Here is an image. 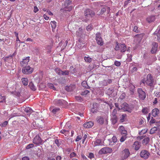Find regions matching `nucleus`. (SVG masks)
Returning a JSON list of instances; mask_svg holds the SVG:
<instances>
[{
  "label": "nucleus",
  "instance_id": "1",
  "mask_svg": "<svg viewBox=\"0 0 160 160\" xmlns=\"http://www.w3.org/2000/svg\"><path fill=\"white\" fill-rule=\"evenodd\" d=\"M84 17H82L81 19L82 21L87 22L95 15V13L94 11L88 8L84 11Z\"/></svg>",
  "mask_w": 160,
  "mask_h": 160
},
{
  "label": "nucleus",
  "instance_id": "2",
  "mask_svg": "<svg viewBox=\"0 0 160 160\" xmlns=\"http://www.w3.org/2000/svg\"><path fill=\"white\" fill-rule=\"evenodd\" d=\"M115 49L117 51L120 50L121 52H124L127 50V47L125 44L119 43L116 42Z\"/></svg>",
  "mask_w": 160,
  "mask_h": 160
},
{
  "label": "nucleus",
  "instance_id": "3",
  "mask_svg": "<svg viewBox=\"0 0 160 160\" xmlns=\"http://www.w3.org/2000/svg\"><path fill=\"white\" fill-rule=\"evenodd\" d=\"M54 103L58 106H62L63 105H66L67 104L68 102L65 100L63 99H56L53 101Z\"/></svg>",
  "mask_w": 160,
  "mask_h": 160
},
{
  "label": "nucleus",
  "instance_id": "4",
  "mask_svg": "<svg viewBox=\"0 0 160 160\" xmlns=\"http://www.w3.org/2000/svg\"><path fill=\"white\" fill-rule=\"evenodd\" d=\"M112 152V149L111 148L109 147H104L101 149L99 151V154L102 155L110 153Z\"/></svg>",
  "mask_w": 160,
  "mask_h": 160
},
{
  "label": "nucleus",
  "instance_id": "5",
  "mask_svg": "<svg viewBox=\"0 0 160 160\" xmlns=\"http://www.w3.org/2000/svg\"><path fill=\"white\" fill-rule=\"evenodd\" d=\"M121 109L123 110L124 111H127L129 113H131L132 111V109L130 108L128 104L126 102H124L121 105Z\"/></svg>",
  "mask_w": 160,
  "mask_h": 160
},
{
  "label": "nucleus",
  "instance_id": "6",
  "mask_svg": "<svg viewBox=\"0 0 160 160\" xmlns=\"http://www.w3.org/2000/svg\"><path fill=\"white\" fill-rule=\"evenodd\" d=\"M33 69L30 67L29 66L24 67L22 68V72L24 74H31L33 72Z\"/></svg>",
  "mask_w": 160,
  "mask_h": 160
},
{
  "label": "nucleus",
  "instance_id": "7",
  "mask_svg": "<svg viewBox=\"0 0 160 160\" xmlns=\"http://www.w3.org/2000/svg\"><path fill=\"white\" fill-rule=\"evenodd\" d=\"M122 156L121 157V160H125L130 156V152L129 150L127 148H125L122 151Z\"/></svg>",
  "mask_w": 160,
  "mask_h": 160
},
{
  "label": "nucleus",
  "instance_id": "8",
  "mask_svg": "<svg viewBox=\"0 0 160 160\" xmlns=\"http://www.w3.org/2000/svg\"><path fill=\"white\" fill-rule=\"evenodd\" d=\"M150 155V154L148 151L145 150H142L140 153V157L145 159H148Z\"/></svg>",
  "mask_w": 160,
  "mask_h": 160
},
{
  "label": "nucleus",
  "instance_id": "9",
  "mask_svg": "<svg viewBox=\"0 0 160 160\" xmlns=\"http://www.w3.org/2000/svg\"><path fill=\"white\" fill-rule=\"evenodd\" d=\"M96 39L97 43L100 46L103 45L104 43L100 33H97L96 34Z\"/></svg>",
  "mask_w": 160,
  "mask_h": 160
},
{
  "label": "nucleus",
  "instance_id": "10",
  "mask_svg": "<svg viewBox=\"0 0 160 160\" xmlns=\"http://www.w3.org/2000/svg\"><path fill=\"white\" fill-rule=\"evenodd\" d=\"M138 93L139 98L142 100H144L146 98V93L141 88H139L138 89Z\"/></svg>",
  "mask_w": 160,
  "mask_h": 160
},
{
  "label": "nucleus",
  "instance_id": "11",
  "mask_svg": "<svg viewBox=\"0 0 160 160\" xmlns=\"http://www.w3.org/2000/svg\"><path fill=\"white\" fill-rule=\"evenodd\" d=\"M42 140L39 135H36L33 140V142L36 145H39L42 143Z\"/></svg>",
  "mask_w": 160,
  "mask_h": 160
},
{
  "label": "nucleus",
  "instance_id": "12",
  "mask_svg": "<svg viewBox=\"0 0 160 160\" xmlns=\"http://www.w3.org/2000/svg\"><path fill=\"white\" fill-rule=\"evenodd\" d=\"M147 79V80L145 82L146 84L149 86L152 87V77L151 76V74H149L148 75Z\"/></svg>",
  "mask_w": 160,
  "mask_h": 160
},
{
  "label": "nucleus",
  "instance_id": "13",
  "mask_svg": "<svg viewBox=\"0 0 160 160\" xmlns=\"http://www.w3.org/2000/svg\"><path fill=\"white\" fill-rule=\"evenodd\" d=\"M99 103L94 102L93 104L92 108L91 109V112L93 113H97L98 111V109L99 108Z\"/></svg>",
  "mask_w": 160,
  "mask_h": 160
},
{
  "label": "nucleus",
  "instance_id": "14",
  "mask_svg": "<svg viewBox=\"0 0 160 160\" xmlns=\"http://www.w3.org/2000/svg\"><path fill=\"white\" fill-rule=\"evenodd\" d=\"M152 48L151 51V52L152 53H155L157 50L158 45L157 42H153L152 43Z\"/></svg>",
  "mask_w": 160,
  "mask_h": 160
},
{
  "label": "nucleus",
  "instance_id": "15",
  "mask_svg": "<svg viewBox=\"0 0 160 160\" xmlns=\"http://www.w3.org/2000/svg\"><path fill=\"white\" fill-rule=\"evenodd\" d=\"M29 57H26L25 59H23L22 61L20 62L21 66L22 67H25L29 61Z\"/></svg>",
  "mask_w": 160,
  "mask_h": 160
},
{
  "label": "nucleus",
  "instance_id": "16",
  "mask_svg": "<svg viewBox=\"0 0 160 160\" xmlns=\"http://www.w3.org/2000/svg\"><path fill=\"white\" fill-rule=\"evenodd\" d=\"M154 35L157 36V40L160 42V27H158L157 29L153 33Z\"/></svg>",
  "mask_w": 160,
  "mask_h": 160
},
{
  "label": "nucleus",
  "instance_id": "17",
  "mask_svg": "<svg viewBox=\"0 0 160 160\" xmlns=\"http://www.w3.org/2000/svg\"><path fill=\"white\" fill-rule=\"evenodd\" d=\"M64 8L60 9V11L62 12L68 11H71L73 7L72 6L69 7H63Z\"/></svg>",
  "mask_w": 160,
  "mask_h": 160
},
{
  "label": "nucleus",
  "instance_id": "18",
  "mask_svg": "<svg viewBox=\"0 0 160 160\" xmlns=\"http://www.w3.org/2000/svg\"><path fill=\"white\" fill-rule=\"evenodd\" d=\"M94 125V123L92 122L89 121L83 124V127L87 128H91Z\"/></svg>",
  "mask_w": 160,
  "mask_h": 160
},
{
  "label": "nucleus",
  "instance_id": "19",
  "mask_svg": "<svg viewBox=\"0 0 160 160\" xmlns=\"http://www.w3.org/2000/svg\"><path fill=\"white\" fill-rule=\"evenodd\" d=\"M118 129L122 134L125 135L127 134V131L125 130V128L123 126H121L119 127Z\"/></svg>",
  "mask_w": 160,
  "mask_h": 160
},
{
  "label": "nucleus",
  "instance_id": "20",
  "mask_svg": "<svg viewBox=\"0 0 160 160\" xmlns=\"http://www.w3.org/2000/svg\"><path fill=\"white\" fill-rule=\"evenodd\" d=\"M96 120L98 123L99 124L102 125L104 122L103 118L101 116H98L96 118Z\"/></svg>",
  "mask_w": 160,
  "mask_h": 160
},
{
  "label": "nucleus",
  "instance_id": "21",
  "mask_svg": "<svg viewBox=\"0 0 160 160\" xmlns=\"http://www.w3.org/2000/svg\"><path fill=\"white\" fill-rule=\"evenodd\" d=\"M133 147H134L135 150H138L140 147V142L138 141L135 142L133 144Z\"/></svg>",
  "mask_w": 160,
  "mask_h": 160
},
{
  "label": "nucleus",
  "instance_id": "22",
  "mask_svg": "<svg viewBox=\"0 0 160 160\" xmlns=\"http://www.w3.org/2000/svg\"><path fill=\"white\" fill-rule=\"evenodd\" d=\"M94 146H100L102 145V143L101 139H96L95 141L93 142Z\"/></svg>",
  "mask_w": 160,
  "mask_h": 160
},
{
  "label": "nucleus",
  "instance_id": "23",
  "mask_svg": "<svg viewBox=\"0 0 160 160\" xmlns=\"http://www.w3.org/2000/svg\"><path fill=\"white\" fill-rule=\"evenodd\" d=\"M152 115L153 117H155L159 113V110L157 108H155L152 110Z\"/></svg>",
  "mask_w": 160,
  "mask_h": 160
},
{
  "label": "nucleus",
  "instance_id": "24",
  "mask_svg": "<svg viewBox=\"0 0 160 160\" xmlns=\"http://www.w3.org/2000/svg\"><path fill=\"white\" fill-rule=\"evenodd\" d=\"M155 16H151L147 18V20L148 22L151 23L153 22L155 20Z\"/></svg>",
  "mask_w": 160,
  "mask_h": 160
},
{
  "label": "nucleus",
  "instance_id": "25",
  "mask_svg": "<svg viewBox=\"0 0 160 160\" xmlns=\"http://www.w3.org/2000/svg\"><path fill=\"white\" fill-rule=\"evenodd\" d=\"M74 86L70 85L69 86H66L65 89L68 92H71L74 89Z\"/></svg>",
  "mask_w": 160,
  "mask_h": 160
},
{
  "label": "nucleus",
  "instance_id": "26",
  "mask_svg": "<svg viewBox=\"0 0 160 160\" xmlns=\"http://www.w3.org/2000/svg\"><path fill=\"white\" fill-rule=\"evenodd\" d=\"M111 120L112 121V124L113 125L115 124L117 122L118 118L116 116H112Z\"/></svg>",
  "mask_w": 160,
  "mask_h": 160
},
{
  "label": "nucleus",
  "instance_id": "27",
  "mask_svg": "<svg viewBox=\"0 0 160 160\" xmlns=\"http://www.w3.org/2000/svg\"><path fill=\"white\" fill-rule=\"evenodd\" d=\"M50 109L52 113L54 114L58 113L60 110V108H55L53 109L50 108Z\"/></svg>",
  "mask_w": 160,
  "mask_h": 160
},
{
  "label": "nucleus",
  "instance_id": "28",
  "mask_svg": "<svg viewBox=\"0 0 160 160\" xmlns=\"http://www.w3.org/2000/svg\"><path fill=\"white\" fill-rule=\"evenodd\" d=\"M129 88L131 94L133 95L134 94V90L135 88V87L132 85H130L129 86Z\"/></svg>",
  "mask_w": 160,
  "mask_h": 160
},
{
  "label": "nucleus",
  "instance_id": "29",
  "mask_svg": "<svg viewBox=\"0 0 160 160\" xmlns=\"http://www.w3.org/2000/svg\"><path fill=\"white\" fill-rule=\"evenodd\" d=\"M24 111L28 113V114L30 115L33 111L31 108L28 107L25 108Z\"/></svg>",
  "mask_w": 160,
  "mask_h": 160
},
{
  "label": "nucleus",
  "instance_id": "30",
  "mask_svg": "<svg viewBox=\"0 0 160 160\" xmlns=\"http://www.w3.org/2000/svg\"><path fill=\"white\" fill-rule=\"evenodd\" d=\"M72 1L71 0H66L64 2L63 7H69V6L71 3Z\"/></svg>",
  "mask_w": 160,
  "mask_h": 160
},
{
  "label": "nucleus",
  "instance_id": "31",
  "mask_svg": "<svg viewBox=\"0 0 160 160\" xmlns=\"http://www.w3.org/2000/svg\"><path fill=\"white\" fill-rule=\"evenodd\" d=\"M28 86L32 90L35 91L36 89V87L34 85L33 83L32 82H30Z\"/></svg>",
  "mask_w": 160,
  "mask_h": 160
},
{
  "label": "nucleus",
  "instance_id": "32",
  "mask_svg": "<svg viewBox=\"0 0 160 160\" xmlns=\"http://www.w3.org/2000/svg\"><path fill=\"white\" fill-rule=\"evenodd\" d=\"M22 84L26 86H27L28 83V79L27 78H22Z\"/></svg>",
  "mask_w": 160,
  "mask_h": 160
},
{
  "label": "nucleus",
  "instance_id": "33",
  "mask_svg": "<svg viewBox=\"0 0 160 160\" xmlns=\"http://www.w3.org/2000/svg\"><path fill=\"white\" fill-rule=\"evenodd\" d=\"M150 139L148 137H147L144 138L142 141V143L147 145L148 144L149 141Z\"/></svg>",
  "mask_w": 160,
  "mask_h": 160
},
{
  "label": "nucleus",
  "instance_id": "34",
  "mask_svg": "<svg viewBox=\"0 0 160 160\" xmlns=\"http://www.w3.org/2000/svg\"><path fill=\"white\" fill-rule=\"evenodd\" d=\"M127 117V115L126 114H123L120 117V122H122L125 121V119Z\"/></svg>",
  "mask_w": 160,
  "mask_h": 160
},
{
  "label": "nucleus",
  "instance_id": "35",
  "mask_svg": "<svg viewBox=\"0 0 160 160\" xmlns=\"http://www.w3.org/2000/svg\"><path fill=\"white\" fill-rule=\"evenodd\" d=\"M158 127H154L152 128H151L150 130L149 133L150 134H153L154 133L155 131H157Z\"/></svg>",
  "mask_w": 160,
  "mask_h": 160
},
{
  "label": "nucleus",
  "instance_id": "36",
  "mask_svg": "<svg viewBox=\"0 0 160 160\" xmlns=\"http://www.w3.org/2000/svg\"><path fill=\"white\" fill-rule=\"evenodd\" d=\"M82 86L86 88H89L90 87L88 85L87 82L85 81H83L82 82Z\"/></svg>",
  "mask_w": 160,
  "mask_h": 160
},
{
  "label": "nucleus",
  "instance_id": "37",
  "mask_svg": "<svg viewBox=\"0 0 160 160\" xmlns=\"http://www.w3.org/2000/svg\"><path fill=\"white\" fill-rule=\"evenodd\" d=\"M39 50L40 49L36 47L34 48V50L33 51V52L37 55H38L40 53Z\"/></svg>",
  "mask_w": 160,
  "mask_h": 160
},
{
  "label": "nucleus",
  "instance_id": "38",
  "mask_svg": "<svg viewBox=\"0 0 160 160\" xmlns=\"http://www.w3.org/2000/svg\"><path fill=\"white\" fill-rule=\"evenodd\" d=\"M93 29L92 25L91 24L89 25L86 28V29L88 31H90Z\"/></svg>",
  "mask_w": 160,
  "mask_h": 160
},
{
  "label": "nucleus",
  "instance_id": "39",
  "mask_svg": "<svg viewBox=\"0 0 160 160\" xmlns=\"http://www.w3.org/2000/svg\"><path fill=\"white\" fill-rule=\"evenodd\" d=\"M50 24L52 28L55 29L56 27V22L54 21L50 22Z\"/></svg>",
  "mask_w": 160,
  "mask_h": 160
},
{
  "label": "nucleus",
  "instance_id": "40",
  "mask_svg": "<svg viewBox=\"0 0 160 160\" xmlns=\"http://www.w3.org/2000/svg\"><path fill=\"white\" fill-rule=\"evenodd\" d=\"M75 98L76 100L79 102H82L83 101V99L80 96H76Z\"/></svg>",
  "mask_w": 160,
  "mask_h": 160
},
{
  "label": "nucleus",
  "instance_id": "41",
  "mask_svg": "<svg viewBox=\"0 0 160 160\" xmlns=\"http://www.w3.org/2000/svg\"><path fill=\"white\" fill-rule=\"evenodd\" d=\"M84 59L86 62H91L92 60V58L89 57H85Z\"/></svg>",
  "mask_w": 160,
  "mask_h": 160
},
{
  "label": "nucleus",
  "instance_id": "42",
  "mask_svg": "<svg viewBox=\"0 0 160 160\" xmlns=\"http://www.w3.org/2000/svg\"><path fill=\"white\" fill-rule=\"evenodd\" d=\"M97 66L98 65H95V63H92L89 65V68L90 70H91L96 68Z\"/></svg>",
  "mask_w": 160,
  "mask_h": 160
},
{
  "label": "nucleus",
  "instance_id": "43",
  "mask_svg": "<svg viewBox=\"0 0 160 160\" xmlns=\"http://www.w3.org/2000/svg\"><path fill=\"white\" fill-rule=\"evenodd\" d=\"M48 86L51 89L55 90L56 88L54 87V85L51 83H48Z\"/></svg>",
  "mask_w": 160,
  "mask_h": 160
},
{
  "label": "nucleus",
  "instance_id": "44",
  "mask_svg": "<svg viewBox=\"0 0 160 160\" xmlns=\"http://www.w3.org/2000/svg\"><path fill=\"white\" fill-rule=\"evenodd\" d=\"M55 71L56 73L59 75H61L62 74V71L58 68L55 69Z\"/></svg>",
  "mask_w": 160,
  "mask_h": 160
},
{
  "label": "nucleus",
  "instance_id": "45",
  "mask_svg": "<svg viewBox=\"0 0 160 160\" xmlns=\"http://www.w3.org/2000/svg\"><path fill=\"white\" fill-rule=\"evenodd\" d=\"M126 135H124L123 136H122L120 140V141L121 142H123L126 139V138H127V137H126Z\"/></svg>",
  "mask_w": 160,
  "mask_h": 160
},
{
  "label": "nucleus",
  "instance_id": "46",
  "mask_svg": "<svg viewBox=\"0 0 160 160\" xmlns=\"http://www.w3.org/2000/svg\"><path fill=\"white\" fill-rule=\"evenodd\" d=\"M8 121H4V122L1 123L0 124V126L2 127H4L6 126L8 124Z\"/></svg>",
  "mask_w": 160,
  "mask_h": 160
},
{
  "label": "nucleus",
  "instance_id": "47",
  "mask_svg": "<svg viewBox=\"0 0 160 160\" xmlns=\"http://www.w3.org/2000/svg\"><path fill=\"white\" fill-rule=\"evenodd\" d=\"M54 142L58 147H59L61 145L60 142L58 139H56L55 140Z\"/></svg>",
  "mask_w": 160,
  "mask_h": 160
},
{
  "label": "nucleus",
  "instance_id": "48",
  "mask_svg": "<svg viewBox=\"0 0 160 160\" xmlns=\"http://www.w3.org/2000/svg\"><path fill=\"white\" fill-rule=\"evenodd\" d=\"M113 92V89L112 88H110L108 90L107 93L109 94H111Z\"/></svg>",
  "mask_w": 160,
  "mask_h": 160
},
{
  "label": "nucleus",
  "instance_id": "49",
  "mask_svg": "<svg viewBox=\"0 0 160 160\" xmlns=\"http://www.w3.org/2000/svg\"><path fill=\"white\" fill-rule=\"evenodd\" d=\"M107 9L108 10H110V8L109 7H107L106 8H103L101 10V12L103 13H104L106 10V9Z\"/></svg>",
  "mask_w": 160,
  "mask_h": 160
},
{
  "label": "nucleus",
  "instance_id": "50",
  "mask_svg": "<svg viewBox=\"0 0 160 160\" xmlns=\"http://www.w3.org/2000/svg\"><path fill=\"white\" fill-rule=\"evenodd\" d=\"M69 74V71L68 70H66L65 71H62V75H68Z\"/></svg>",
  "mask_w": 160,
  "mask_h": 160
},
{
  "label": "nucleus",
  "instance_id": "51",
  "mask_svg": "<svg viewBox=\"0 0 160 160\" xmlns=\"http://www.w3.org/2000/svg\"><path fill=\"white\" fill-rule=\"evenodd\" d=\"M126 96V94L125 93H122L120 96L119 98L121 100H123L124 99Z\"/></svg>",
  "mask_w": 160,
  "mask_h": 160
},
{
  "label": "nucleus",
  "instance_id": "52",
  "mask_svg": "<svg viewBox=\"0 0 160 160\" xmlns=\"http://www.w3.org/2000/svg\"><path fill=\"white\" fill-rule=\"evenodd\" d=\"M142 113L145 114L148 113V111L147 108H143L142 110Z\"/></svg>",
  "mask_w": 160,
  "mask_h": 160
},
{
  "label": "nucleus",
  "instance_id": "53",
  "mask_svg": "<svg viewBox=\"0 0 160 160\" xmlns=\"http://www.w3.org/2000/svg\"><path fill=\"white\" fill-rule=\"evenodd\" d=\"M34 146V144H33L31 143L30 144L27 145L26 147V148L27 149H30Z\"/></svg>",
  "mask_w": 160,
  "mask_h": 160
},
{
  "label": "nucleus",
  "instance_id": "54",
  "mask_svg": "<svg viewBox=\"0 0 160 160\" xmlns=\"http://www.w3.org/2000/svg\"><path fill=\"white\" fill-rule=\"evenodd\" d=\"M121 62H120L117 61H115L114 62L115 65L117 67L120 66L121 65Z\"/></svg>",
  "mask_w": 160,
  "mask_h": 160
},
{
  "label": "nucleus",
  "instance_id": "55",
  "mask_svg": "<svg viewBox=\"0 0 160 160\" xmlns=\"http://www.w3.org/2000/svg\"><path fill=\"white\" fill-rule=\"evenodd\" d=\"M138 28L137 26H135L134 27L133 31L137 33H139V30L138 29Z\"/></svg>",
  "mask_w": 160,
  "mask_h": 160
},
{
  "label": "nucleus",
  "instance_id": "56",
  "mask_svg": "<svg viewBox=\"0 0 160 160\" xmlns=\"http://www.w3.org/2000/svg\"><path fill=\"white\" fill-rule=\"evenodd\" d=\"M156 122V120L153 118V117H152L151 118V120L149 123L151 124L152 123H155Z\"/></svg>",
  "mask_w": 160,
  "mask_h": 160
},
{
  "label": "nucleus",
  "instance_id": "57",
  "mask_svg": "<svg viewBox=\"0 0 160 160\" xmlns=\"http://www.w3.org/2000/svg\"><path fill=\"white\" fill-rule=\"evenodd\" d=\"M77 155L76 153L74 152H72L71 153L70 155V158H72L73 157H76Z\"/></svg>",
  "mask_w": 160,
  "mask_h": 160
},
{
  "label": "nucleus",
  "instance_id": "58",
  "mask_svg": "<svg viewBox=\"0 0 160 160\" xmlns=\"http://www.w3.org/2000/svg\"><path fill=\"white\" fill-rule=\"evenodd\" d=\"M88 157L90 159L93 158H94V154L92 152H90Z\"/></svg>",
  "mask_w": 160,
  "mask_h": 160
},
{
  "label": "nucleus",
  "instance_id": "59",
  "mask_svg": "<svg viewBox=\"0 0 160 160\" xmlns=\"http://www.w3.org/2000/svg\"><path fill=\"white\" fill-rule=\"evenodd\" d=\"M117 113V110L116 109H114L113 110L112 112V116H116V114Z\"/></svg>",
  "mask_w": 160,
  "mask_h": 160
},
{
  "label": "nucleus",
  "instance_id": "60",
  "mask_svg": "<svg viewBox=\"0 0 160 160\" xmlns=\"http://www.w3.org/2000/svg\"><path fill=\"white\" fill-rule=\"evenodd\" d=\"M112 141L114 143L116 142L117 140V138L114 136H113L112 138Z\"/></svg>",
  "mask_w": 160,
  "mask_h": 160
},
{
  "label": "nucleus",
  "instance_id": "61",
  "mask_svg": "<svg viewBox=\"0 0 160 160\" xmlns=\"http://www.w3.org/2000/svg\"><path fill=\"white\" fill-rule=\"evenodd\" d=\"M130 2L131 0H127L125 1L124 2V7H126L129 3Z\"/></svg>",
  "mask_w": 160,
  "mask_h": 160
},
{
  "label": "nucleus",
  "instance_id": "62",
  "mask_svg": "<svg viewBox=\"0 0 160 160\" xmlns=\"http://www.w3.org/2000/svg\"><path fill=\"white\" fill-rule=\"evenodd\" d=\"M137 71V68L136 67H133L132 69L131 70V72L132 73H134L135 72Z\"/></svg>",
  "mask_w": 160,
  "mask_h": 160
},
{
  "label": "nucleus",
  "instance_id": "63",
  "mask_svg": "<svg viewBox=\"0 0 160 160\" xmlns=\"http://www.w3.org/2000/svg\"><path fill=\"white\" fill-rule=\"evenodd\" d=\"M89 92V91L88 90H86L84 92H82V94L83 95H86Z\"/></svg>",
  "mask_w": 160,
  "mask_h": 160
},
{
  "label": "nucleus",
  "instance_id": "64",
  "mask_svg": "<svg viewBox=\"0 0 160 160\" xmlns=\"http://www.w3.org/2000/svg\"><path fill=\"white\" fill-rule=\"evenodd\" d=\"M82 138V136H81V135H78V136L76 140H75V141L76 142H78V141H79V140H81Z\"/></svg>",
  "mask_w": 160,
  "mask_h": 160
}]
</instances>
